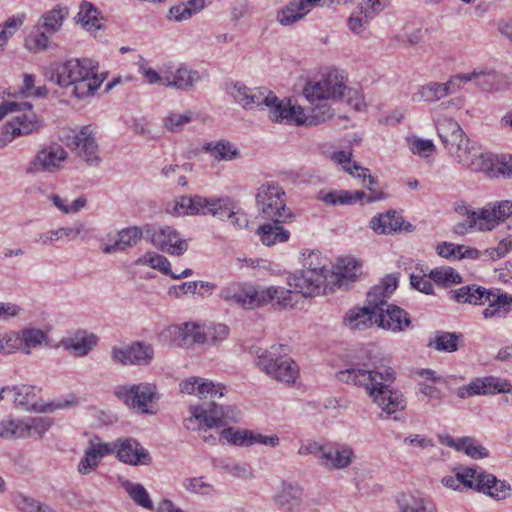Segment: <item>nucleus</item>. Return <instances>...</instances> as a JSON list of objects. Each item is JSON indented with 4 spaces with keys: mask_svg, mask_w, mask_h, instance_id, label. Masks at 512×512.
<instances>
[{
    "mask_svg": "<svg viewBox=\"0 0 512 512\" xmlns=\"http://www.w3.org/2000/svg\"><path fill=\"white\" fill-rule=\"evenodd\" d=\"M336 376L343 383L363 387L373 402L387 414L401 411L406 406L403 394L390 388L396 379V373L391 367L381 366L371 369L367 365L352 366L339 371Z\"/></svg>",
    "mask_w": 512,
    "mask_h": 512,
    "instance_id": "obj_1",
    "label": "nucleus"
},
{
    "mask_svg": "<svg viewBox=\"0 0 512 512\" xmlns=\"http://www.w3.org/2000/svg\"><path fill=\"white\" fill-rule=\"evenodd\" d=\"M180 392L188 395H197L200 399H210L201 405L190 407L191 416L185 420L187 429H195L191 424L194 419L203 421L208 428H219L229 422L239 420V411L231 406H219L215 403L216 398L223 396V387L215 385L212 381L200 377H190L183 380L180 385Z\"/></svg>",
    "mask_w": 512,
    "mask_h": 512,
    "instance_id": "obj_2",
    "label": "nucleus"
},
{
    "mask_svg": "<svg viewBox=\"0 0 512 512\" xmlns=\"http://www.w3.org/2000/svg\"><path fill=\"white\" fill-rule=\"evenodd\" d=\"M45 76L48 81L70 90L71 95L82 99L97 91L106 74L98 75V63L92 59L83 58L51 65Z\"/></svg>",
    "mask_w": 512,
    "mask_h": 512,
    "instance_id": "obj_3",
    "label": "nucleus"
},
{
    "mask_svg": "<svg viewBox=\"0 0 512 512\" xmlns=\"http://www.w3.org/2000/svg\"><path fill=\"white\" fill-rule=\"evenodd\" d=\"M346 89L345 78L337 70L329 71L318 81L308 82L303 89V95L311 107L305 109V124L317 125L331 119L334 111L327 104V100L341 99Z\"/></svg>",
    "mask_w": 512,
    "mask_h": 512,
    "instance_id": "obj_4",
    "label": "nucleus"
},
{
    "mask_svg": "<svg viewBox=\"0 0 512 512\" xmlns=\"http://www.w3.org/2000/svg\"><path fill=\"white\" fill-rule=\"evenodd\" d=\"M442 483L454 490L461 486L474 489L495 500H504L511 495L509 483L497 479L495 475L477 465L461 468L456 475L444 477Z\"/></svg>",
    "mask_w": 512,
    "mask_h": 512,
    "instance_id": "obj_5",
    "label": "nucleus"
},
{
    "mask_svg": "<svg viewBox=\"0 0 512 512\" xmlns=\"http://www.w3.org/2000/svg\"><path fill=\"white\" fill-rule=\"evenodd\" d=\"M452 298L460 304L489 305L482 311L485 319H503L512 308V295L494 293L477 284H469L452 291Z\"/></svg>",
    "mask_w": 512,
    "mask_h": 512,
    "instance_id": "obj_6",
    "label": "nucleus"
},
{
    "mask_svg": "<svg viewBox=\"0 0 512 512\" xmlns=\"http://www.w3.org/2000/svg\"><path fill=\"white\" fill-rule=\"evenodd\" d=\"M398 286V277L396 274L386 275L380 284L375 285L367 293V306L362 308H353L346 312L343 318V324L350 330H366L373 324L376 325L378 313V304H381L380 296L384 291L394 292Z\"/></svg>",
    "mask_w": 512,
    "mask_h": 512,
    "instance_id": "obj_7",
    "label": "nucleus"
},
{
    "mask_svg": "<svg viewBox=\"0 0 512 512\" xmlns=\"http://www.w3.org/2000/svg\"><path fill=\"white\" fill-rule=\"evenodd\" d=\"M256 365L271 378L285 383H294L299 369L288 357L286 345H272L267 350H257Z\"/></svg>",
    "mask_w": 512,
    "mask_h": 512,
    "instance_id": "obj_8",
    "label": "nucleus"
},
{
    "mask_svg": "<svg viewBox=\"0 0 512 512\" xmlns=\"http://www.w3.org/2000/svg\"><path fill=\"white\" fill-rule=\"evenodd\" d=\"M259 214L266 220L275 223H285L292 217L286 206L285 192L275 182L261 184L255 195Z\"/></svg>",
    "mask_w": 512,
    "mask_h": 512,
    "instance_id": "obj_9",
    "label": "nucleus"
},
{
    "mask_svg": "<svg viewBox=\"0 0 512 512\" xmlns=\"http://www.w3.org/2000/svg\"><path fill=\"white\" fill-rule=\"evenodd\" d=\"M13 113L15 116L8 121L0 133V148L7 146L14 138L29 135L42 127V121L33 111V105L28 101L17 102Z\"/></svg>",
    "mask_w": 512,
    "mask_h": 512,
    "instance_id": "obj_10",
    "label": "nucleus"
},
{
    "mask_svg": "<svg viewBox=\"0 0 512 512\" xmlns=\"http://www.w3.org/2000/svg\"><path fill=\"white\" fill-rule=\"evenodd\" d=\"M436 129L444 148L457 162H466L471 145L460 125L454 119L444 117L436 122Z\"/></svg>",
    "mask_w": 512,
    "mask_h": 512,
    "instance_id": "obj_11",
    "label": "nucleus"
},
{
    "mask_svg": "<svg viewBox=\"0 0 512 512\" xmlns=\"http://www.w3.org/2000/svg\"><path fill=\"white\" fill-rule=\"evenodd\" d=\"M115 395L143 414H154L155 411L149 407V404L159 399L157 387L152 383L118 386L115 389Z\"/></svg>",
    "mask_w": 512,
    "mask_h": 512,
    "instance_id": "obj_12",
    "label": "nucleus"
},
{
    "mask_svg": "<svg viewBox=\"0 0 512 512\" xmlns=\"http://www.w3.org/2000/svg\"><path fill=\"white\" fill-rule=\"evenodd\" d=\"M36 387L31 385H15L11 387V395L14 403L25 410L40 412H53L57 409H65L78 405V399L74 395H68L64 399H57L51 403L41 406L35 402Z\"/></svg>",
    "mask_w": 512,
    "mask_h": 512,
    "instance_id": "obj_13",
    "label": "nucleus"
},
{
    "mask_svg": "<svg viewBox=\"0 0 512 512\" xmlns=\"http://www.w3.org/2000/svg\"><path fill=\"white\" fill-rule=\"evenodd\" d=\"M393 292L384 291L380 296L381 304L377 303L376 325L384 330L402 332L411 326L409 314L399 306L387 304V299Z\"/></svg>",
    "mask_w": 512,
    "mask_h": 512,
    "instance_id": "obj_14",
    "label": "nucleus"
},
{
    "mask_svg": "<svg viewBox=\"0 0 512 512\" xmlns=\"http://www.w3.org/2000/svg\"><path fill=\"white\" fill-rule=\"evenodd\" d=\"M220 198L208 199L200 195L194 196H181L173 205L171 213L175 215H212V216H223L220 209L222 205Z\"/></svg>",
    "mask_w": 512,
    "mask_h": 512,
    "instance_id": "obj_15",
    "label": "nucleus"
},
{
    "mask_svg": "<svg viewBox=\"0 0 512 512\" xmlns=\"http://www.w3.org/2000/svg\"><path fill=\"white\" fill-rule=\"evenodd\" d=\"M262 106L267 107L269 118L274 122L286 121L289 124L303 125L306 123L305 108L292 105L290 101L279 100L271 91L266 90Z\"/></svg>",
    "mask_w": 512,
    "mask_h": 512,
    "instance_id": "obj_16",
    "label": "nucleus"
},
{
    "mask_svg": "<svg viewBox=\"0 0 512 512\" xmlns=\"http://www.w3.org/2000/svg\"><path fill=\"white\" fill-rule=\"evenodd\" d=\"M66 145L88 165L99 164L98 143L90 126H84L72 136H67Z\"/></svg>",
    "mask_w": 512,
    "mask_h": 512,
    "instance_id": "obj_17",
    "label": "nucleus"
},
{
    "mask_svg": "<svg viewBox=\"0 0 512 512\" xmlns=\"http://www.w3.org/2000/svg\"><path fill=\"white\" fill-rule=\"evenodd\" d=\"M369 191L370 193L366 194L363 191L322 189L318 192L317 199L326 205L337 206L352 205L363 199H365L367 203H373L385 198V194L382 191L374 189Z\"/></svg>",
    "mask_w": 512,
    "mask_h": 512,
    "instance_id": "obj_18",
    "label": "nucleus"
},
{
    "mask_svg": "<svg viewBox=\"0 0 512 512\" xmlns=\"http://www.w3.org/2000/svg\"><path fill=\"white\" fill-rule=\"evenodd\" d=\"M67 159V152L59 144H50L37 152L26 168L27 174L39 172L53 173L60 169L61 163Z\"/></svg>",
    "mask_w": 512,
    "mask_h": 512,
    "instance_id": "obj_19",
    "label": "nucleus"
},
{
    "mask_svg": "<svg viewBox=\"0 0 512 512\" xmlns=\"http://www.w3.org/2000/svg\"><path fill=\"white\" fill-rule=\"evenodd\" d=\"M154 357V349L150 344L134 342L129 345L113 347L111 358L115 363L127 365H148Z\"/></svg>",
    "mask_w": 512,
    "mask_h": 512,
    "instance_id": "obj_20",
    "label": "nucleus"
},
{
    "mask_svg": "<svg viewBox=\"0 0 512 512\" xmlns=\"http://www.w3.org/2000/svg\"><path fill=\"white\" fill-rule=\"evenodd\" d=\"M511 391L512 386L507 380L490 376L475 378L467 385L459 387L456 394L460 399H466L476 395L510 393Z\"/></svg>",
    "mask_w": 512,
    "mask_h": 512,
    "instance_id": "obj_21",
    "label": "nucleus"
},
{
    "mask_svg": "<svg viewBox=\"0 0 512 512\" xmlns=\"http://www.w3.org/2000/svg\"><path fill=\"white\" fill-rule=\"evenodd\" d=\"M262 290H256L252 286H241L232 283L224 287L220 297L226 302L236 304L245 309H254L262 306Z\"/></svg>",
    "mask_w": 512,
    "mask_h": 512,
    "instance_id": "obj_22",
    "label": "nucleus"
},
{
    "mask_svg": "<svg viewBox=\"0 0 512 512\" xmlns=\"http://www.w3.org/2000/svg\"><path fill=\"white\" fill-rule=\"evenodd\" d=\"M355 457L352 447L347 444H326L320 455L319 465L328 471L342 470L347 468Z\"/></svg>",
    "mask_w": 512,
    "mask_h": 512,
    "instance_id": "obj_23",
    "label": "nucleus"
},
{
    "mask_svg": "<svg viewBox=\"0 0 512 512\" xmlns=\"http://www.w3.org/2000/svg\"><path fill=\"white\" fill-rule=\"evenodd\" d=\"M150 240L156 248L171 255H183L188 249L187 241L170 226L153 230L150 233Z\"/></svg>",
    "mask_w": 512,
    "mask_h": 512,
    "instance_id": "obj_24",
    "label": "nucleus"
},
{
    "mask_svg": "<svg viewBox=\"0 0 512 512\" xmlns=\"http://www.w3.org/2000/svg\"><path fill=\"white\" fill-rule=\"evenodd\" d=\"M110 452H115L118 459L129 465H149L151 456L140 443L134 439H119L114 442Z\"/></svg>",
    "mask_w": 512,
    "mask_h": 512,
    "instance_id": "obj_25",
    "label": "nucleus"
},
{
    "mask_svg": "<svg viewBox=\"0 0 512 512\" xmlns=\"http://www.w3.org/2000/svg\"><path fill=\"white\" fill-rule=\"evenodd\" d=\"M266 90V88H248L239 81L230 82L226 86L227 93L247 110L262 107L263 101H267L265 97Z\"/></svg>",
    "mask_w": 512,
    "mask_h": 512,
    "instance_id": "obj_26",
    "label": "nucleus"
},
{
    "mask_svg": "<svg viewBox=\"0 0 512 512\" xmlns=\"http://www.w3.org/2000/svg\"><path fill=\"white\" fill-rule=\"evenodd\" d=\"M512 215V201L502 200L487 203L480 210L479 231H491Z\"/></svg>",
    "mask_w": 512,
    "mask_h": 512,
    "instance_id": "obj_27",
    "label": "nucleus"
},
{
    "mask_svg": "<svg viewBox=\"0 0 512 512\" xmlns=\"http://www.w3.org/2000/svg\"><path fill=\"white\" fill-rule=\"evenodd\" d=\"M200 79L199 73L184 64L169 65L164 70V86L189 91Z\"/></svg>",
    "mask_w": 512,
    "mask_h": 512,
    "instance_id": "obj_28",
    "label": "nucleus"
},
{
    "mask_svg": "<svg viewBox=\"0 0 512 512\" xmlns=\"http://www.w3.org/2000/svg\"><path fill=\"white\" fill-rule=\"evenodd\" d=\"M325 281V276L315 275L313 272L302 269L288 276V285L305 297L319 295Z\"/></svg>",
    "mask_w": 512,
    "mask_h": 512,
    "instance_id": "obj_29",
    "label": "nucleus"
},
{
    "mask_svg": "<svg viewBox=\"0 0 512 512\" xmlns=\"http://www.w3.org/2000/svg\"><path fill=\"white\" fill-rule=\"evenodd\" d=\"M457 89H459V84L455 75L446 83L430 82L421 86L413 98L418 101H437L450 93H454Z\"/></svg>",
    "mask_w": 512,
    "mask_h": 512,
    "instance_id": "obj_30",
    "label": "nucleus"
},
{
    "mask_svg": "<svg viewBox=\"0 0 512 512\" xmlns=\"http://www.w3.org/2000/svg\"><path fill=\"white\" fill-rule=\"evenodd\" d=\"M98 338L86 331H77L74 335L61 340L62 347L75 356H86L97 344Z\"/></svg>",
    "mask_w": 512,
    "mask_h": 512,
    "instance_id": "obj_31",
    "label": "nucleus"
},
{
    "mask_svg": "<svg viewBox=\"0 0 512 512\" xmlns=\"http://www.w3.org/2000/svg\"><path fill=\"white\" fill-rule=\"evenodd\" d=\"M350 156V153L339 151L334 153L333 159L337 163L341 164L343 169L349 174L363 178V185L368 190H372L373 186L377 183V180L370 175L369 169L361 167L356 162H352Z\"/></svg>",
    "mask_w": 512,
    "mask_h": 512,
    "instance_id": "obj_32",
    "label": "nucleus"
},
{
    "mask_svg": "<svg viewBox=\"0 0 512 512\" xmlns=\"http://www.w3.org/2000/svg\"><path fill=\"white\" fill-rule=\"evenodd\" d=\"M143 233L139 227L133 226L125 228L118 232L117 239L109 245L102 247L105 254H112L118 251H124L133 247L141 239Z\"/></svg>",
    "mask_w": 512,
    "mask_h": 512,
    "instance_id": "obj_33",
    "label": "nucleus"
},
{
    "mask_svg": "<svg viewBox=\"0 0 512 512\" xmlns=\"http://www.w3.org/2000/svg\"><path fill=\"white\" fill-rule=\"evenodd\" d=\"M303 490L298 485L284 482L282 490L275 496V502L280 509L294 510L300 508Z\"/></svg>",
    "mask_w": 512,
    "mask_h": 512,
    "instance_id": "obj_34",
    "label": "nucleus"
},
{
    "mask_svg": "<svg viewBox=\"0 0 512 512\" xmlns=\"http://www.w3.org/2000/svg\"><path fill=\"white\" fill-rule=\"evenodd\" d=\"M396 502L401 512H432L431 503L423 498L419 492L400 493Z\"/></svg>",
    "mask_w": 512,
    "mask_h": 512,
    "instance_id": "obj_35",
    "label": "nucleus"
},
{
    "mask_svg": "<svg viewBox=\"0 0 512 512\" xmlns=\"http://www.w3.org/2000/svg\"><path fill=\"white\" fill-rule=\"evenodd\" d=\"M108 453H110V446L108 444H92L86 449L84 457L78 464L79 473H90L98 466L100 459Z\"/></svg>",
    "mask_w": 512,
    "mask_h": 512,
    "instance_id": "obj_36",
    "label": "nucleus"
},
{
    "mask_svg": "<svg viewBox=\"0 0 512 512\" xmlns=\"http://www.w3.org/2000/svg\"><path fill=\"white\" fill-rule=\"evenodd\" d=\"M380 11H374V7L362 1L359 7L352 12L348 19L349 29L356 34L364 31L370 20Z\"/></svg>",
    "mask_w": 512,
    "mask_h": 512,
    "instance_id": "obj_37",
    "label": "nucleus"
},
{
    "mask_svg": "<svg viewBox=\"0 0 512 512\" xmlns=\"http://www.w3.org/2000/svg\"><path fill=\"white\" fill-rule=\"evenodd\" d=\"M68 15L69 10L66 6L57 5L52 10L42 15L39 27L50 35L55 34L60 30L63 21Z\"/></svg>",
    "mask_w": 512,
    "mask_h": 512,
    "instance_id": "obj_38",
    "label": "nucleus"
},
{
    "mask_svg": "<svg viewBox=\"0 0 512 512\" xmlns=\"http://www.w3.org/2000/svg\"><path fill=\"white\" fill-rule=\"evenodd\" d=\"M98 9L88 1H82L76 16L78 23L87 31L94 32L102 28Z\"/></svg>",
    "mask_w": 512,
    "mask_h": 512,
    "instance_id": "obj_39",
    "label": "nucleus"
},
{
    "mask_svg": "<svg viewBox=\"0 0 512 512\" xmlns=\"http://www.w3.org/2000/svg\"><path fill=\"white\" fill-rule=\"evenodd\" d=\"M84 228L85 226L83 223H76L73 227H61L38 235L36 242L42 245H49L62 237H66L68 240H75L79 235H81Z\"/></svg>",
    "mask_w": 512,
    "mask_h": 512,
    "instance_id": "obj_40",
    "label": "nucleus"
},
{
    "mask_svg": "<svg viewBox=\"0 0 512 512\" xmlns=\"http://www.w3.org/2000/svg\"><path fill=\"white\" fill-rule=\"evenodd\" d=\"M21 352L29 355L32 349L38 348L41 345H48L49 337L41 329L38 328H24L21 330Z\"/></svg>",
    "mask_w": 512,
    "mask_h": 512,
    "instance_id": "obj_41",
    "label": "nucleus"
},
{
    "mask_svg": "<svg viewBox=\"0 0 512 512\" xmlns=\"http://www.w3.org/2000/svg\"><path fill=\"white\" fill-rule=\"evenodd\" d=\"M282 223H267L257 230L260 240L264 245L270 246L277 242H285L289 239V231L281 226Z\"/></svg>",
    "mask_w": 512,
    "mask_h": 512,
    "instance_id": "obj_42",
    "label": "nucleus"
},
{
    "mask_svg": "<svg viewBox=\"0 0 512 512\" xmlns=\"http://www.w3.org/2000/svg\"><path fill=\"white\" fill-rule=\"evenodd\" d=\"M459 163L471 171L484 172L489 176L495 175L493 169L494 163L491 157L478 153L472 146L470 147V154H467V161Z\"/></svg>",
    "mask_w": 512,
    "mask_h": 512,
    "instance_id": "obj_43",
    "label": "nucleus"
},
{
    "mask_svg": "<svg viewBox=\"0 0 512 512\" xmlns=\"http://www.w3.org/2000/svg\"><path fill=\"white\" fill-rule=\"evenodd\" d=\"M462 334L455 332H437L433 339H430L427 346L437 351L452 353L458 350V342Z\"/></svg>",
    "mask_w": 512,
    "mask_h": 512,
    "instance_id": "obj_44",
    "label": "nucleus"
},
{
    "mask_svg": "<svg viewBox=\"0 0 512 512\" xmlns=\"http://www.w3.org/2000/svg\"><path fill=\"white\" fill-rule=\"evenodd\" d=\"M301 264L302 270L313 272L315 275L325 276V279H327L330 272L326 267V259L319 251L303 252Z\"/></svg>",
    "mask_w": 512,
    "mask_h": 512,
    "instance_id": "obj_45",
    "label": "nucleus"
},
{
    "mask_svg": "<svg viewBox=\"0 0 512 512\" xmlns=\"http://www.w3.org/2000/svg\"><path fill=\"white\" fill-rule=\"evenodd\" d=\"M360 268L361 264L353 257L338 259L334 274L339 281V286L343 285L344 280L354 281L357 278Z\"/></svg>",
    "mask_w": 512,
    "mask_h": 512,
    "instance_id": "obj_46",
    "label": "nucleus"
},
{
    "mask_svg": "<svg viewBox=\"0 0 512 512\" xmlns=\"http://www.w3.org/2000/svg\"><path fill=\"white\" fill-rule=\"evenodd\" d=\"M261 297L262 305L276 300L282 308H293L296 303V301L293 300L292 292L281 287L271 286L262 289Z\"/></svg>",
    "mask_w": 512,
    "mask_h": 512,
    "instance_id": "obj_47",
    "label": "nucleus"
},
{
    "mask_svg": "<svg viewBox=\"0 0 512 512\" xmlns=\"http://www.w3.org/2000/svg\"><path fill=\"white\" fill-rule=\"evenodd\" d=\"M204 150L219 161H231L239 155V150L229 141L224 140L216 143H207L204 146Z\"/></svg>",
    "mask_w": 512,
    "mask_h": 512,
    "instance_id": "obj_48",
    "label": "nucleus"
},
{
    "mask_svg": "<svg viewBox=\"0 0 512 512\" xmlns=\"http://www.w3.org/2000/svg\"><path fill=\"white\" fill-rule=\"evenodd\" d=\"M178 337L182 340L183 345L190 346L195 343L204 344V326L197 323H184L175 327Z\"/></svg>",
    "mask_w": 512,
    "mask_h": 512,
    "instance_id": "obj_49",
    "label": "nucleus"
},
{
    "mask_svg": "<svg viewBox=\"0 0 512 512\" xmlns=\"http://www.w3.org/2000/svg\"><path fill=\"white\" fill-rule=\"evenodd\" d=\"M456 76L459 87L463 82L475 81L476 85L483 90L491 88L496 79L494 71L485 69H474L471 73L457 74Z\"/></svg>",
    "mask_w": 512,
    "mask_h": 512,
    "instance_id": "obj_50",
    "label": "nucleus"
},
{
    "mask_svg": "<svg viewBox=\"0 0 512 512\" xmlns=\"http://www.w3.org/2000/svg\"><path fill=\"white\" fill-rule=\"evenodd\" d=\"M254 432L246 429H234L232 427L221 430L218 435L228 443L235 446L248 447L253 445Z\"/></svg>",
    "mask_w": 512,
    "mask_h": 512,
    "instance_id": "obj_51",
    "label": "nucleus"
},
{
    "mask_svg": "<svg viewBox=\"0 0 512 512\" xmlns=\"http://www.w3.org/2000/svg\"><path fill=\"white\" fill-rule=\"evenodd\" d=\"M0 437L4 439L29 438L27 420L2 421Z\"/></svg>",
    "mask_w": 512,
    "mask_h": 512,
    "instance_id": "obj_52",
    "label": "nucleus"
},
{
    "mask_svg": "<svg viewBox=\"0 0 512 512\" xmlns=\"http://www.w3.org/2000/svg\"><path fill=\"white\" fill-rule=\"evenodd\" d=\"M429 278L437 285L449 287L452 284H460L462 277L452 267H437L430 271Z\"/></svg>",
    "mask_w": 512,
    "mask_h": 512,
    "instance_id": "obj_53",
    "label": "nucleus"
},
{
    "mask_svg": "<svg viewBox=\"0 0 512 512\" xmlns=\"http://www.w3.org/2000/svg\"><path fill=\"white\" fill-rule=\"evenodd\" d=\"M198 287L206 288L207 292H212L215 288L214 284L210 282L204 281H193V282H185L177 286H173L169 289V294L174 295L176 297H180L187 294L199 295L204 297V293L198 292Z\"/></svg>",
    "mask_w": 512,
    "mask_h": 512,
    "instance_id": "obj_54",
    "label": "nucleus"
},
{
    "mask_svg": "<svg viewBox=\"0 0 512 512\" xmlns=\"http://www.w3.org/2000/svg\"><path fill=\"white\" fill-rule=\"evenodd\" d=\"M125 489L136 504L147 510L153 509V503L143 485L127 482Z\"/></svg>",
    "mask_w": 512,
    "mask_h": 512,
    "instance_id": "obj_55",
    "label": "nucleus"
},
{
    "mask_svg": "<svg viewBox=\"0 0 512 512\" xmlns=\"http://www.w3.org/2000/svg\"><path fill=\"white\" fill-rule=\"evenodd\" d=\"M24 16H13L0 24V50H4L7 46L9 39L20 29L23 25Z\"/></svg>",
    "mask_w": 512,
    "mask_h": 512,
    "instance_id": "obj_56",
    "label": "nucleus"
},
{
    "mask_svg": "<svg viewBox=\"0 0 512 512\" xmlns=\"http://www.w3.org/2000/svg\"><path fill=\"white\" fill-rule=\"evenodd\" d=\"M459 451L464 452L473 459H482L489 455L488 450L484 446L469 436L460 438Z\"/></svg>",
    "mask_w": 512,
    "mask_h": 512,
    "instance_id": "obj_57",
    "label": "nucleus"
},
{
    "mask_svg": "<svg viewBox=\"0 0 512 512\" xmlns=\"http://www.w3.org/2000/svg\"><path fill=\"white\" fill-rule=\"evenodd\" d=\"M229 329L224 324H211L204 326V344L215 346L227 338Z\"/></svg>",
    "mask_w": 512,
    "mask_h": 512,
    "instance_id": "obj_58",
    "label": "nucleus"
},
{
    "mask_svg": "<svg viewBox=\"0 0 512 512\" xmlns=\"http://www.w3.org/2000/svg\"><path fill=\"white\" fill-rule=\"evenodd\" d=\"M136 264L147 265L154 269H159L164 274L170 273V262L162 255L147 252L142 257L138 258Z\"/></svg>",
    "mask_w": 512,
    "mask_h": 512,
    "instance_id": "obj_59",
    "label": "nucleus"
},
{
    "mask_svg": "<svg viewBox=\"0 0 512 512\" xmlns=\"http://www.w3.org/2000/svg\"><path fill=\"white\" fill-rule=\"evenodd\" d=\"M21 351V339L18 332L10 331L0 334V354L9 355Z\"/></svg>",
    "mask_w": 512,
    "mask_h": 512,
    "instance_id": "obj_60",
    "label": "nucleus"
},
{
    "mask_svg": "<svg viewBox=\"0 0 512 512\" xmlns=\"http://www.w3.org/2000/svg\"><path fill=\"white\" fill-rule=\"evenodd\" d=\"M42 28L38 27L35 32L30 33L25 40L26 48L33 53L42 51L47 49L48 47V36L45 30H41Z\"/></svg>",
    "mask_w": 512,
    "mask_h": 512,
    "instance_id": "obj_61",
    "label": "nucleus"
},
{
    "mask_svg": "<svg viewBox=\"0 0 512 512\" xmlns=\"http://www.w3.org/2000/svg\"><path fill=\"white\" fill-rule=\"evenodd\" d=\"M223 470L234 476L241 479H252L254 478V473L251 466L247 463H240L234 461H223L222 462Z\"/></svg>",
    "mask_w": 512,
    "mask_h": 512,
    "instance_id": "obj_62",
    "label": "nucleus"
},
{
    "mask_svg": "<svg viewBox=\"0 0 512 512\" xmlns=\"http://www.w3.org/2000/svg\"><path fill=\"white\" fill-rule=\"evenodd\" d=\"M391 217H393V210L374 216L370 221V228L378 234L393 233Z\"/></svg>",
    "mask_w": 512,
    "mask_h": 512,
    "instance_id": "obj_63",
    "label": "nucleus"
},
{
    "mask_svg": "<svg viewBox=\"0 0 512 512\" xmlns=\"http://www.w3.org/2000/svg\"><path fill=\"white\" fill-rule=\"evenodd\" d=\"M510 251H512V236L502 239L494 248L485 249L484 254L487 258L495 261L505 257Z\"/></svg>",
    "mask_w": 512,
    "mask_h": 512,
    "instance_id": "obj_64",
    "label": "nucleus"
}]
</instances>
